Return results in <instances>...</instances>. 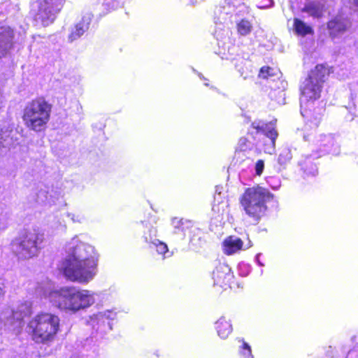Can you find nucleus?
Here are the masks:
<instances>
[{"label":"nucleus","instance_id":"21","mask_svg":"<svg viewBox=\"0 0 358 358\" xmlns=\"http://www.w3.org/2000/svg\"><path fill=\"white\" fill-rule=\"evenodd\" d=\"M236 27L237 33L242 36L249 35L253 28L252 22L246 18H243L238 21Z\"/></svg>","mask_w":358,"mask_h":358},{"label":"nucleus","instance_id":"20","mask_svg":"<svg viewBox=\"0 0 358 358\" xmlns=\"http://www.w3.org/2000/svg\"><path fill=\"white\" fill-rule=\"evenodd\" d=\"M89 22L83 18L80 22L75 24L74 28L69 34V38L71 41L80 37L88 29Z\"/></svg>","mask_w":358,"mask_h":358},{"label":"nucleus","instance_id":"12","mask_svg":"<svg viewBox=\"0 0 358 358\" xmlns=\"http://www.w3.org/2000/svg\"><path fill=\"white\" fill-rule=\"evenodd\" d=\"M351 27V22L342 15H336L327 22L329 36L334 39L346 32Z\"/></svg>","mask_w":358,"mask_h":358},{"label":"nucleus","instance_id":"18","mask_svg":"<svg viewBox=\"0 0 358 358\" xmlns=\"http://www.w3.org/2000/svg\"><path fill=\"white\" fill-rule=\"evenodd\" d=\"M293 29L295 34L299 36L303 37L307 35L314 34V30L312 27L297 17L293 19Z\"/></svg>","mask_w":358,"mask_h":358},{"label":"nucleus","instance_id":"27","mask_svg":"<svg viewBox=\"0 0 358 358\" xmlns=\"http://www.w3.org/2000/svg\"><path fill=\"white\" fill-rule=\"evenodd\" d=\"M255 174L258 176H260L264 171V161L263 159H258L255 166Z\"/></svg>","mask_w":358,"mask_h":358},{"label":"nucleus","instance_id":"24","mask_svg":"<svg viewBox=\"0 0 358 358\" xmlns=\"http://www.w3.org/2000/svg\"><path fill=\"white\" fill-rule=\"evenodd\" d=\"M292 158L291 150L288 148L282 149L278 157V163L280 166L285 168V166L289 163Z\"/></svg>","mask_w":358,"mask_h":358},{"label":"nucleus","instance_id":"29","mask_svg":"<svg viewBox=\"0 0 358 358\" xmlns=\"http://www.w3.org/2000/svg\"><path fill=\"white\" fill-rule=\"evenodd\" d=\"M350 5V7L355 10H358V0H345Z\"/></svg>","mask_w":358,"mask_h":358},{"label":"nucleus","instance_id":"5","mask_svg":"<svg viewBox=\"0 0 358 358\" xmlns=\"http://www.w3.org/2000/svg\"><path fill=\"white\" fill-rule=\"evenodd\" d=\"M56 306L64 310L76 313L90 307L93 299L87 290H78L74 287H62L52 294Z\"/></svg>","mask_w":358,"mask_h":358},{"label":"nucleus","instance_id":"6","mask_svg":"<svg viewBox=\"0 0 358 358\" xmlns=\"http://www.w3.org/2000/svg\"><path fill=\"white\" fill-rule=\"evenodd\" d=\"M43 240V234L38 230L24 229L12 241L11 245L19 257L30 259L37 255Z\"/></svg>","mask_w":358,"mask_h":358},{"label":"nucleus","instance_id":"25","mask_svg":"<svg viewBox=\"0 0 358 358\" xmlns=\"http://www.w3.org/2000/svg\"><path fill=\"white\" fill-rule=\"evenodd\" d=\"M145 241L148 243H150L152 245H154L156 248V251L159 255H164L168 252L167 245L158 239H155L152 241L151 239H149L147 236H145Z\"/></svg>","mask_w":358,"mask_h":358},{"label":"nucleus","instance_id":"15","mask_svg":"<svg viewBox=\"0 0 358 358\" xmlns=\"http://www.w3.org/2000/svg\"><path fill=\"white\" fill-rule=\"evenodd\" d=\"M243 248V241L235 236H229L222 242L223 252L227 255H234Z\"/></svg>","mask_w":358,"mask_h":358},{"label":"nucleus","instance_id":"28","mask_svg":"<svg viewBox=\"0 0 358 358\" xmlns=\"http://www.w3.org/2000/svg\"><path fill=\"white\" fill-rule=\"evenodd\" d=\"M241 349L242 350H245L247 351L246 355H247V357L248 358H254L252 355L251 348H250V346L246 342L243 341Z\"/></svg>","mask_w":358,"mask_h":358},{"label":"nucleus","instance_id":"8","mask_svg":"<svg viewBox=\"0 0 358 358\" xmlns=\"http://www.w3.org/2000/svg\"><path fill=\"white\" fill-rule=\"evenodd\" d=\"M66 0H38L36 8L31 11L33 18L36 22L41 23L43 27L52 24L56 15L62 9Z\"/></svg>","mask_w":358,"mask_h":358},{"label":"nucleus","instance_id":"14","mask_svg":"<svg viewBox=\"0 0 358 358\" xmlns=\"http://www.w3.org/2000/svg\"><path fill=\"white\" fill-rule=\"evenodd\" d=\"M333 72V66L327 63L318 64L309 71L306 78L323 85Z\"/></svg>","mask_w":358,"mask_h":358},{"label":"nucleus","instance_id":"10","mask_svg":"<svg viewBox=\"0 0 358 358\" xmlns=\"http://www.w3.org/2000/svg\"><path fill=\"white\" fill-rule=\"evenodd\" d=\"M213 286L227 289L234 283V274L231 268L224 263L219 262L213 271Z\"/></svg>","mask_w":358,"mask_h":358},{"label":"nucleus","instance_id":"3","mask_svg":"<svg viewBox=\"0 0 358 358\" xmlns=\"http://www.w3.org/2000/svg\"><path fill=\"white\" fill-rule=\"evenodd\" d=\"M52 105L44 96H38L27 103L22 120L25 127L35 133H43L50 120Z\"/></svg>","mask_w":358,"mask_h":358},{"label":"nucleus","instance_id":"26","mask_svg":"<svg viewBox=\"0 0 358 358\" xmlns=\"http://www.w3.org/2000/svg\"><path fill=\"white\" fill-rule=\"evenodd\" d=\"M275 75L273 69L268 66H264L260 68L258 77L262 79H268Z\"/></svg>","mask_w":358,"mask_h":358},{"label":"nucleus","instance_id":"30","mask_svg":"<svg viewBox=\"0 0 358 358\" xmlns=\"http://www.w3.org/2000/svg\"><path fill=\"white\" fill-rule=\"evenodd\" d=\"M5 290L3 286L0 285V300L4 296Z\"/></svg>","mask_w":358,"mask_h":358},{"label":"nucleus","instance_id":"13","mask_svg":"<svg viewBox=\"0 0 358 358\" xmlns=\"http://www.w3.org/2000/svg\"><path fill=\"white\" fill-rule=\"evenodd\" d=\"M15 33L10 27H0V59L6 57L14 46Z\"/></svg>","mask_w":358,"mask_h":358},{"label":"nucleus","instance_id":"17","mask_svg":"<svg viewBox=\"0 0 358 358\" xmlns=\"http://www.w3.org/2000/svg\"><path fill=\"white\" fill-rule=\"evenodd\" d=\"M171 223L175 229V233H182L184 236H185L187 233H192L193 223L190 220L174 217Z\"/></svg>","mask_w":358,"mask_h":358},{"label":"nucleus","instance_id":"11","mask_svg":"<svg viewBox=\"0 0 358 358\" xmlns=\"http://www.w3.org/2000/svg\"><path fill=\"white\" fill-rule=\"evenodd\" d=\"M323 85L306 78L301 87V104L306 105L309 102H313L319 99Z\"/></svg>","mask_w":358,"mask_h":358},{"label":"nucleus","instance_id":"31","mask_svg":"<svg viewBox=\"0 0 358 358\" xmlns=\"http://www.w3.org/2000/svg\"><path fill=\"white\" fill-rule=\"evenodd\" d=\"M150 232H153L154 235L155 236L156 235V233H157V229H151L150 230Z\"/></svg>","mask_w":358,"mask_h":358},{"label":"nucleus","instance_id":"7","mask_svg":"<svg viewBox=\"0 0 358 358\" xmlns=\"http://www.w3.org/2000/svg\"><path fill=\"white\" fill-rule=\"evenodd\" d=\"M257 138V143L266 153L271 154L275 148V141L278 136L276 129V120L270 122L259 121L251 124Z\"/></svg>","mask_w":358,"mask_h":358},{"label":"nucleus","instance_id":"23","mask_svg":"<svg viewBox=\"0 0 358 358\" xmlns=\"http://www.w3.org/2000/svg\"><path fill=\"white\" fill-rule=\"evenodd\" d=\"M31 308L25 303H21L15 310H13V317L16 320H23L24 317L31 315Z\"/></svg>","mask_w":358,"mask_h":358},{"label":"nucleus","instance_id":"2","mask_svg":"<svg viewBox=\"0 0 358 358\" xmlns=\"http://www.w3.org/2000/svg\"><path fill=\"white\" fill-rule=\"evenodd\" d=\"M60 327L61 320L57 315L41 311L29 320L27 331L34 343L48 344L56 339Z\"/></svg>","mask_w":358,"mask_h":358},{"label":"nucleus","instance_id":"16","mask_svg":"<svg viewBox=\"0 0 358 358\" xmlns=\"http://www.w3.org/2000/svg\"><path fill=\"white\" fill-rule=\"evenodd\" d=\"M255 145H259L257 143V138L253 131H248L244 136H241L238 141L236 152H245L252 150Z\"/></svg>","mask_w":358,"mask_h":358},{"label":"nucleus","instance_id":"4","mask_svg":"<svg viewBox=\"0 0 358 358\" xmlns=\"http://www.w3.org/2000/svg\"><path fill=\"white\" fill-rule=\"evenodd\" d=\"M273 194L259 185L246 188L239 198V203L246 215L255 224L266 215V203L273 200Z\"/></svg>","mask_w":358,"mask_h":358},{"label":"nucleus","instance_id":"19","mask_svg":"<svg viewBox=\"0 0 358 358\" xmlns=\"http://www.w3.org/2000/svg\"><path fill=\"white\" fill-rule=\"evenodd\" d=\"M215 328L218 336L221 338H227L232 332V325L229 320L224 317H221L215 323Z\"/></svg>","mask_w":358,"mask_h":358},{"label":"nucleus","instance_id":"1","mask_svg":"<svg viewBox=\"0 0 358 358\" xmlns=\"http://www.w3.org/2000/svg\"><path fill=\"white\" fill-rule=\"evenodd\" d=\"M97 262L94 248L80 243L73 248L71 255L62 262V270L68 280L86 283L96 275Z\"/></svg>","mask_w":358,"mask_h":358},{"label":"nucleus","instance_id":"9","mask_svg":"<svg viewBox=\"0 0 358 358\" xmlns=\"http://www.w3.org/2000/svg\"><path fill=\"white\" fill-rule=\"evenodd\" d=\"M303 138L312 147V150L320 156L328 153L334 143L331 135L317 134L313 129L308 130Z\"/></svg>","mask_w":358,"mask_h":358},{"label":"nucleus","instance_id":"22","mask_svg":"<svg viewBox=\"0 0 358 358\" xmlns=\"http://www.w3.org/2000/svg\"><path fill=\"white\" fill-rule=\"evenodd\" d=\"M302 11L308 13L315 18H321L324 15L323 6L313 3L306 5Z\"/></svg>","mask_w":358,"mask_h":358}]
</instances>
